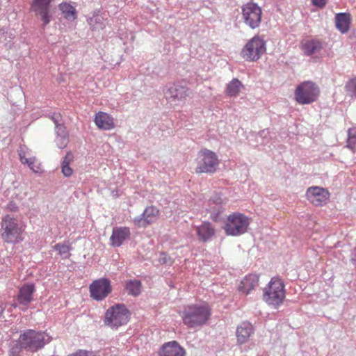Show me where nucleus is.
<instances>
[{"mask_svg":"<svg viewBox=\"0 0 356 356\" xmlns=\"http://www.w3.org/2000/svg\"><path fill=\"white\" fill-rule=\"evenodd\" d=\"M211 315V309L207 303H195L184 307L181 319L188 328H196L207 323Z\"/></svg>","mask_w":356,"mask_h":356,"instance_id":"obj_1","label":"nucleus"},{"mask_svg":"<svg viewBox=\"0 0 356 356\" xmlns=\"http://www.w3.org/2000/svg\"><path fill=\"white\" fill-rule=\"evenodd\" d=\"M286 298L284 284L280 277H273L263 289L264 302L273 308H278Z\"/></svg>","mask_w":356,"mask_h":356,"instance_id":"obj_2","label":"nucleus"},{"mask_svg":"<svg viewBox=\"0 0 356 356\" xmlns=\"http://www.w3.org/2000/svg\"><path fill=\"white\" fill-rule=\"evenodd\" d=\"M195 162L196 164L195 168V173L213 174L218 168L220 159L213 151L204 148L197 154Z\"/></svg>","mask_w":356,"mask_h":356,"instance_id":"obj_3","label":"nucleus"},{"mask_svg":"<svg viewBox=\"0 0 356 356\" xmlns=\"http://www.w3.org/2000/svg\"><path fill=\"white\" fill-rule=\"evenodd\" d=\"M321 94V89L316 83L305 81L296 86L294 91V99L300 105H308L316 102Z\"/></svg>","mask_w":356,"mask_h":356,"instance_id":"obj_4","label":"nucleus"},{"mask_svg":"<svg viewBox=\"0 0 356 356\" xmlns=\"http://www.w3.org/2000/svg\"><path fill=\"white\" fill-rule=\"evenodd\" d=\"M131 313L124 305L111 306L105 312L104 324L111 329L124 325L129 321Z\"/></svg>","mask_w":356,"mask_h":356,"instance_id":"obj_5","label":"nucleus"},{"mask_svg":"<svg viewBox=\"0 0 356 356\" xmlns=\"http://www.w3.org/2000/svg\"><path fill=\"white\" fill-rule=\"evenodd\" d=\"M250 220L242 213H232L227 216L224 230L227 235L238 236L247 232Z\"/></svg>","mask_w":356,"mask_h":356,"instance_id":"obj_6","label":"nucleus"},{"mask_svg":"<svg viewBox=\"0 0 356 356\" xmlns=\"http://www.w3.org/2000/svg\"><path fill=\"white\" fill-rule=\"evenodd\" d=\"M50 342V337L45 332L28 330L24 333V349L35 352Z\"/></svg>","mask_w":356,"mask_h":356,"instance_id":"obj_7","label":"nucleus"},{"mask_svg":"<svg viewBox=\"0 0 356 356\" xmlns=\"http://www.w3.org/2000/svg\"><path fill=\"white\" fill-rule=\"evenodd\" d=\"M262 9L255 3H248L241 7L242 18L251 29L259 27L262 18Z\"/></svg>","mask_w":356,"mask_h":356,"instance_id":"obj_8","label":"nucleus"},{"mask_svg":"<svg viewBox=\"0 0 356 356\" xmlns=\"http://www.w3.org/2000/svg\"><path fill=\"white\" fill-rule=\"evenodd\" d=\"M265 50V42L263 38L255 36L243 47L241 56L246 60H257L261 55L264 54Z\"/></svg>","mask_w":356,"mask_h":356,"instance_id":"obj_9","label":"nucleus"},{"mask_svg":"<svg viewBox=\"0 0 356 356\" xmlns=\"http://www.w3.org/2000/svg\"><path fill=\"white\" fill-rule=\"evenodd\" d=\"M1 236L5 242L16 243L20 236V227L15 218L9 215L6 216L1 223Z\"/></svg>","mask_w":356,"mask_h":356,"instance_id":"obj_10","label":"nucleus"},{"mask_svg":"<svg viewBox=\"0 0 356 356\" xmlns=\"http://www.w3.org/2000/svg\"><path fill=\"white\" fill-rule=\"evenodd\" d=\"M111 291V282L107 278H99L90 285V297L95 300H104Z\"/></svg>","mask_w":356,"mask_h":356,"instance_id":"obj_11","label":"nucleus"},{"mask_svg":"<svg viewBox=\"0 0 356 356\" xmlns=\"http://www.w3.org/2000/svg\"><path fill=\"white\" fill-rule=\"evenodd\" d=\"M305 195L312 204L316 207H323L328 202L330 193L325 188L312 186L307 188Z\"/></svg>","mask_w":356,"mask_h":356,"instance_id":"obj_12","label":"nucleus"},{"mask_svg":"<svg viewBox=\"0 0 356 356\" xmlns=\"http://www.w3.org/2000/svg\"><path fill=\"white\" fill-rule=\"evenodd\" d=\"M159 215L160 211L156 207H147L142 215L135 218L133 222L138 227H146L147 225L154 223L159 218Z\"/></svg>","mask_w":356,"mask_h":356,"instance_id":"obj_13","label":"nucleus"},{"mask_svg":"<svg viewBox=\"0 0 356 356\" xmlns=\"http://www.w3.org/2000/svg\"><path fill=\"white\" fill-rule=\"evenodd\" d=\"M164 95L170 101H184L190 95V89L182 83H175L168 87Z\"/></svg>","mask_w":356,"mask_h":356,"instance_id":"obj_14","label":"nucleus"},{"mask_svg":"<svg viewBox=\"0 0 356 356\" xmlns=\"http://www.w3.org/2000/svg\"><path fill=\"white\" fill-rule=\"evenodd\" d=\"M52 0H34L32 8L37 16L42 21V26H45L51 22L50 3Z\"/></svg>","mask_w":356,"mask_h":356,"instance_id":"obj_15","label":"nucleus"},{"mask_svg":"<svg viewBox=\"0 0 356 356\" xmlns=\"http://www.w3.org/2000/svg\"><path fill=\"white\" fill-rule=\"evenodd\" d=\"M131 236V232L128 227H114L110 236L111 246L120 247Z\"/></svg>","mask_w":356,"mask_h":356,"instance_id":"obj_16","label":"nucleus"},{"mask_svg":"<svg viewBox=\"0 0 356 356\" xmlns=\"http://www.w3.org/2000/svg\"><path fill=\"white\" fill-rule=\"evenodd\" d=\"M254 332V328L252 323L248 322L241 323L236 330V343L239 345L248 343Z\"/></svg>","mask_w":356,"mask_h":356,"instance_id":"obj_17","label":"nucleus"},{"mask_svg":"<svg viewBox=\"0 0 356 356\" xmlns=\"http://www.w3.org/2000/svg\"><path fill=\"white\" fill-rule=\"evenodd\" d=\"M186 351L177 341L165 343L159 351V356H185Z\"/></svg>","mask_w":356,"mask_h":356,"instance_id":"obj_18","label":"nucleus"},{"mask_svg":"<svg viewBox=\"0 0 356 356\" xmlns=\"http://www.w3.org/2000/svg\"><path fill=\"white\" fill-rule=\"evenodd\" d=\"M198 240L202 242H207L213 237L216 229L213 225L208 221H204L199 226L195 227Z\"/></svg>","mask_w":356,"mask_h":356,"instance_id":"obj_19","label":"nucleus"},{"mask_svg":"<svg viewBox=\"0 0 356 356\" xmlns=\"http://www.w3.org/2000/svg\"><path fill=\"white\" fill-rule=\"evenodd\" d=\"M95 124L99 129L106 131L112 130L115 127L113 117L104 111H99L95 114Z\"/></svg>","mask_w":356,"mask_h":356,"instance_id":"obj_20","label":"nucleus"},{"mask_svg":"<svg viewBox=\"0 0 356 356\" xmlns=\"http://www.w3.org/2000/svg\"><path fill=\"white\" fill-rule=\"evenodd\" d=\"M259 286V275L254 274H250L241 281L238 286V291L243 294H250L252 290Z\"/></svg>","mask_w":356,"mask_h":356,"instance_id":"obj_21","label":"nucleus"},{"mask_svg":"<svg viewBox=\"0 0 356 356\" xmlns=\"http://www.w3.org/2000/svg\"><path fill=\"white\" fill-rule=\"evenodd\" d=\"M352 20L350 13H339L335 16V25L337 29L341 33L348 32L350 29Z\"/></svg>","mask_w":356,"mask_h":356,"instance_id":"obj_22","label":"nucleus"},{"mask_svg":"<svg viewBox=\"0 0 356 356\" xmlns=\"http://www.w3.org/2000/svg\"><path fill=\"white\" fill-rule=\"evenodd\" d=\"M323 45L318 40H302L300 44V48L306 55H312L314 53L321 51Z\"/></svg>","mask_w":356,"mask_h":356,"instance_id":"obj_23","label":"nucleus"},{"mask_svg":"<svg viewBox=\"0 0 356 356\" xmlns=\"http://www.w3.org/2000/svg\"><path fill=\"white\" fill-rule=\"evenodd\" d=\"M56 143L59 148H65L69 143V134L63 124L56 125Z\"/></svg>","mask_w":356,"mask_h":356,"instance_id":"obj_24","label":"nucleus"},{"mask_svg":"<svg viewBox=\"0 0 356 356\" xmlns=\"http://www.w3.org/2000/svg\"><path fill=\"white\" fill-rule=\"evenodd\" d=\"M74 159V156L72 151H68L66 153L61 164L62 173L65 177L72 176L74 170L71 167H70V164H71V163L73 162Z\"/></svg>","mask_w":356,"mask_h":356,"instance_id":"obj_25","label":"nucleus"},{"mask_svg":"<svg viewBox=\"0 0 356 356\" xmlns=\"http://www.w3.org/2000/svg\"><path fill=\"white\" fill-rule=\"evenodd\" d=\"M59 9L65 18L74 20L76 18V12L74 6L72 4L67 3H62L59 4Z\"/></svg>","mask_w":356,"mask_h":356,"instance_id":"obj_26","label":"nucleus"},{"mask_svg":"<svg viewBox=\"0 0 356 356\" xmlns=\"http://www.w3.org/2000/svg\"><path fill=\"white\" fill-rule=\"evenodd\" d=\"M242 83L237 78H234L227 86L226 93L229 97H236L240 91Z\"/></svg>","mask_w":356,"mask_h":356,"instance_id":"obj_27","label":"nucleus"},{"mask_svg":"<svg viewBox=\"0 0 356 356\" xmlns=\"http://www.w3.org/2000/svg\"><path fill=\"white\" fill-rule=\"evenodd\" d=\"M126 290L129 295L138 296L141 291V282L140 280H129L126 283Z\"/></svg>","mask_w":356,"mask_h":356,"instance_id":"obj_28","label":"nucleus"},{"mask_svg":"<svg viewBox=\"0 0 356 356\" xmlns=\"http://www.w3.org/2000/svg\"><path fill=\"white\" fill-rule=\"evenodd\" d=\"M35 291V285L29 283L24 285V305L29 304L33 300V293Z\"/></svg>","mask_w":356,"mask_h":356,"instance_id":"obj_29","label":"nucleus"},{"mask_svg":"<svg viewBox=\"0 0 356 356\" xmlns=\"http://www.w3.org/2000/svg\"><path fill=\"white\" fill-rule=\"evenodd\" d=\"M346 146L353 152L356 151V127H352L348 130Z\"/></svg>","mask_w":356,"mask_h":356,"instance_id":"obj_30","label":"nucleus"},{"mask_svg":"<svg viewBox=\"0 0 356 356\" xmlns=\"http://www.w3.org/2000/svg\"><path fill=\"white\" fill-rule=\"evenodd\" d=\"M25 162L27 163V165H29L31 170H33L35 173H42V172H43L42 165L40 164V162H39L38 159H26Z\"/></svg>","mask_w":356,"mask_h":356,"instance_id":"obj_31","label":"nucleus"},{"mask_svg":"<svg viewBox=\"0 0 356 356\" xmlns=\"http://www.w3.org/2000/svg\"><path fill=\"white\" fill-rule=\"evenodd\" d=\"M22 343L21 341L13 342L10 346L9 356H21Z\"/></svg>","mask_w":356,"mask_h":356,"instance_id":"obj_32","label":"nucleus"},{"mask_svg":"<svg viewBox=\"0 0 356 356\" xmlns=\"http://www.w3.org/2000/svg\"><path fill=\"white\" fill-rule=\"evenodd\" d=\"M67 356H97L95 352L87 350V349H77L76 350L69 354Z\"/></svg>","mask_w":356,"mask_h":356,"instance_id":"obj_33","label":"nucleus"},{"mask_svg":"<svg viewBox=\"0 0 356 356\" xmlns=\"http://www.w3.org/2000/svg\"><path fill=\"white\" fill-rule=\"evenodd\" d=\"M54 250H57L60 255L69 254L70 247L67 244L57 243L54 245Z\"/></svg>","mask_w":356,"mask_h":356,"instance_id":"obj_34","label":"nucleus"},{"mask_svg":"<svg viewBox=\"0 0 356 356\" xmlns=\"http://www.w3.org/2000/svg\"><path fill=\"white\" fill-rule=\"evenodd\" d=\"M347 87L354 92V95L356 97V78H353L352 80H350L347 84Z\"/></svg>","mask_w":356,"mask_h":356,"instance_id":"obj_35","label":"nucleus"},{"mask_svg":"<svg viewBox=\"0 0 356 356\" xmlns=\"http://www.w3.org/2000/svg\"><path fill=\"white\" fill-rule=\"evenodd\" d=\"M160 262H162L163 264H172V259L170 257V256H168V254H164V252H163L160 255Z\"/></svg>","mask_w":356,"mask_h":356,"instance_id":"obj_36","label":"nucleus"},{"mask_svg":"<svg viewBox=\"0 0 356 356\" xmlns=\"http://www.w3.org/2000/svg\"><path fill=\"white\" fill-rule=\"evenodd\" d=\"M210 202H213V204H222L224 201L221 195H216L211 199H210Z\"/></svg>","mask_w":356,"mask_h":356,"instance_id":"obj_37","label":"nucleus"},{"mask_svg":"<svg viewBox=\"0 0 356 356\" xmlns=\"http://www.w3.org/2000/svg\"><path fill=\"white\" fill-rule=\"evenodd\" d=\"M312 1L315 6L320 8L325 7L327 2L326 0H312Z\"/></svg>","mask_w":356,"mask_h":356,"instance_id":"obj_38","label":"nucleus"},{"mask_svg":"<svg viewBox=\"0 0 356 356\" xmlns=\"http://www.w3.org/2000/svg\"><path fill=\"white\" fill-rule=\"evenodd\" d=\"M52 120L55 122L56 128V125L59 124V121L60 120V113H54L52 115L51 117Z\"/></svg>","mask_w":356,"mask_h":356,"instance_id":"obj_39","label":"nucleus"},{"mask_svg":"<svg viewBox=\"0 0 356 356\" xmlns=\"http://www.w3.org/2000/svg\"><path fill=\"white\" fill-rule=\"evenodd\" d=\"M22 287H20L19 289V293H18V301L19 303L22 302Z\"/></svg>","mask_w":356,"mask_h":356,"instance_id":"obj_40","label":"nucleus"},{"mask_svg":"<svg viewBox=\"0 0 356 356\" xmlns=\"http://www.w3.org/2000/svg\"><path fill=\"white\" fill-rule=\"evenodd\" d=\"M353 264L356 266V248L354 249V256L351 258Z\"/></svg>","mask_w":356,"mask_h":356,"instance_id":"obj_41","label":"nucleus"},{"mask_svg":"<svg viewBox=\"0 0 356 356\" xmlns=\"http://www.w3.org/2000/svg\"><path fill=\"white\" fill-rule=\"evenodd\" d=\"M18 154H19V157L20 161H22V153H21L20 151H18Z\"/></svg>","mask_w":356,"mask_h":356,"instance_id":"obj_42","label":"nucleus"}]
</instances>
